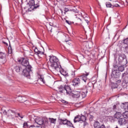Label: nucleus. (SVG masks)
<instances>
[{"mask_svg":"<svg viewBox=\"0 0 128 128\" xmlns=\"http://www.w3.org/2000/svg\"><path fill=\"white\" fill-rule=\"evenodd\" d=\"M82 92L80 91H73L72 94H71V96L72 98H84L86 96V94H88V89L86 88V86H84L83 88H81Z\"/></svg>","mask_w":128,"mask_h":128,"instance_id":"obj_1","label":"nucleus"},{"mask_svg":"<svg viewBox=\"0 0 128 128\" xmlns=\"http://www.w3.org/2000/svg\"><path fill=\"white\" fill-rule=\"evenodd\" d=\"M118 60L119 62L122 64V65L123 66H119L118 68V70L122 72L124 70V66L128 64V60H126V56L124 54H122L119 56Z\"/></svg>","mask_w":128,"mask_h":128,"instance_id":"obj_2","label":"nucleus"},{"mask_svg":"<svg viewBox=\"0 0 128 128\" xmlns=\"http://www.w3.org/2000/svg\"><path fill=\"white\" fill-rule=\"evenodd\" d=\"M18 62L21 64H20L22 66V68L24 66L26 68H32V66L30 65V62H28V59L26 58H17Z\"/></svg>","mask_w":128,"mask_h":128,"instance_id":"obj_3","label":"nucleus"},{"mask_svg":"<svg viewBox=\"0 0 128 128\" xmlns=\"http://www.w3.org/2000/svg\"><path fill=\"white\" fill-rule=\"evenodd\" d=\"M35 122L36 124H37L42 126H48V120L40 117H37L36 118Z\"/></svg>","mask_w":128,"mask_h":128,"instance_id":"obj_4","label":"nucleus"},{"mask_svg":"<svg viewBox=\"0 0 128 128\" xmlns=\"http://www.w3.org/2000/svg\"><path fill=\"white\" fill-rule=\"evenodd\" d=\"M12 67L16 72H20L24 70V67L20 64L18 63V62H14L13 63Z\"/></svg>","mask_w":128,"mask_h":128,"instance_id":"obj_5","label":"nucleus"},{"mask_svg":"<svg viewBox=\"0 0 128 128\" xmlns=\"http://www.w3.org/2000/svg\"><path fill=\"white\" fill-rule=\"evenodd\" d=\"M34 0H30L28 2L26 6L24 7L26 12H32V10H34Z\"/></svg>","mask_w":128,"mask_h":128,"instance_id":"obj_6","label":"nucleus"},{"mask_svg":"<svg viewBox=\"0 0 128 128\" xmlns=\"http://www.w3.org/2000/svg\"><path fill=\"white\" fill-rule=\"evenodd\" d=\"M30 72H32V68L29 66V68H26L25 69L23 68L22 74L24 76L28 78H30Z\"/></svg>","mask_w":128,"mask_h":128,"instance_id":"obj_7","label":"nucleus"},{"mask_svg":"<svg viewBox=\"0 0 128 128\" xmlns=\"http://www.w3.org/2000/svg\"><path fill=\"white\" fill-rule=\"evenodd\" d=\"M86 117L84 116H77L74 118V122H86Z\"/></svg>","mask_w":128,"mask_h":128,"instance_id":"obj_8","label":"nucleus"},{"mask_svg":"<svg viewBox=\"0 0 128 128\" xmlns=\"http://www.w3.org/2000/svg\"><path fill=\"white\" fill-rule=\"evenodd\" d=\"M50 66L53 70H54L58 71L62 68V66L60 65V62H55L54 63H52V64H50Z\"/></svg>","mask_w":128,"mask_h":128,"instance_id":"obj_9","label":"nucleus"},{"mask_svg":"<svg viewBox=\"0 0 128 128\" xmlns=\"http://www.w3.org/2000/svg\"><path fill=\"white\" fill-rule=\"evenodd\" d=\"M64 89H65V93L66 94H68V96H71L74 91H72V89L70 86H65Z\"/></svg>","mask_w":128,"mask_h":128,"instance_id":"obj_10","label":"nucleus"},{"mask_svg":"<svg viewBox=\"0 0 128 128\" xmlns=\"http://www.w3.org/2000/svg\"><path fill=\"white\" fill-rule=\"evenodd\" d=\"M111 76L115 80H118L120 78V73L116 72V70H114L112 71Z\"/></svg>","mask_w":128,"mask_h":128,"instance_id":"obj_11","label":"nucleus"},{"mask_svg":"<svg viewBox=\"0 0 128 128\" xmlns=\"http://www.w3.org/2000/svg\"><path fill=\"white\" fill-rule=\"evenodd\" d=\"M72 84L74 86H78L80 84V78H74L72 81Z\"/></svg>","mask_w":128,"mask_h":128,"instance_id":"obj_12","label":"nucleus"},{"mask_svg":"<svg viewBox=\"0 0 128 128\" xmlns=\"http://www.w3.org/2000/svg\"><path fill=\"white\" fill-rule=\"evenodd\" d=\"M8 116H11L12 118H18L16 116V112L12 110H8Z\"/></svg>","mask_w":128,"mask_h":128,"instance_id":"obj_13","label":"nucleus"},{"mask_svg":"<svg viewBox=\"0 0 128 128\" xmlns=\"http://www.w3.org/2000/svg\"><path fill=\"white\" fill-rule=\"evenodd\" d=\"M0 62L2 64H5L6 62V54L4 52H0Z\"/></svg>","mask_w":128,"mask_h":128,"instance_id":"obj_14","label":"nucleus"},{"mask_svg":"<svg viewBox=\"0 0 128 128\" xmlns=\"http://www.w3.org/2000/svg\"><path fill=\"white\" fill-rule=\"evenodd\" d=\"M50 56V64L54 62H58V59L56 58V56Z\"/></svg>","mask_w":128,"mask_h":128,"instance_id":"obj_15","label":"nucleus"},{"mask_svg":"<svg viewBox=\"0 0 128 128\" xmlns=\"http://www.w3.org/2000/svg\"><path fill=\"white\" fill-rule=\"evenodd\" d=\"M90 74L88 72L86 73V74H84L82 76H79V78L84 80V82H86V80H88V76Z\"/></svg>","mask_w":128,"mask_h":128,"instance_id":"obj_16","label":"nucleus"},{"mask_svg":"<svg viewBox=\"0 0 128 128\" xmlns=\"http://www.w3.org/2000/svg\"><path fill=\"white\" fill-rule=\"evenodd\" d=\"M122 116V111L116 112L114 115V118H117V120H120Z\"/></svg>","mask_w":128,"mask_h":128,"instance_id":"obj_17","label":"nucleus"},{"mask_svg":"<svg viewBox=\"0 0 128 128\" xmlns=\"http://www.w3.org/2000/svg\"><path fill=\"white\" fill-rule=\"evenodd\" d=\"M94 128H106V126L102 124L100 126V124L98 122H96L94 124Z\"/></svg>","mask_w":128,"mask_h":128,"instance_id":"obj_18","label":"nucleus"},{"mask_svg":"<svg viewBox=\"0 0 128 128\" xmlns=\"http://www.w3.org/2000/svg\"><path fill=\"white\" fill-rule=\"evenodd\" d=\"M114 112H120V104H116L113 106L112 108Z\"/></svg>","mask_w":128,"mask_h":128,"instance_id":"obj_19","label":"nucleus"},{"mask_svg":"<svg viewBox=\"0 0 128 128\" xmlns=\"http://www.w3.org/2000/svg\"><path fill=\"white\" fill-rule=\"evenodd\" d=\"M58 122L60 124H68V120L66 119H61V118H59L58 119Z\"/></svg>","mask_w":128,"mask_h":128,"instance_id":"obj_20","label":"nucleus"},{"mask_svg":"<svg viewBox=\"0 0 128 128\" xmlns=\"http://www.w3.org/2000/svg\"><path fill=\"white\" fill-rule=\"evenodd\" d=\"M118 122L120 124H126V122H128V120H126V119L124 118H120L118 120Z\"/></svg>","mask_w":128,"mask_h":128,"instance_id":"obj_21","label":"nucleus"},{"mask_svg":"<svg viewBox=\"0 0 128 128\" xmlns=\"http://www.w3.org/2000/svg\"><path fill=\"white\" fill-rule=\"evenodd\" d=\"M39 6H40V1L36 0V1H34V10L38 8Z\"/></svg>","mask_w":128,"mask_h":128,"instance_id":"obj_22","label":"nucleus"},{"mask_svg":"<svg viewBox=\"0 0 128 128\" xmlns=\"http://www.w3.org/2000/svg\"><path fill=\"white\" fill-rule=\"evenodd\" d=\"M65 89H64V86H61L58 88V90L60 92H62L64 94H65Z\"/></svg>","mask_w":128,"mask_h":128,"instance_id":"obj_23","label":"nucleus"},{"mask_svg":"<svg viewBox=\"0 0 128 128\" xmlns=\"http://www.w3.org/2000/svg\"><path fill=\"white\" fill-rule=\"evenodd\" d=\"M34 52L38 54H44V52H42V51L38 50V48H35L34 50Z\"/></svg>","mask_w":128,"mask_h":128,"instance_id":"obj_24","label":"nucleus"},{"mask_svg":"<svg viewBox=\"0 0 128 128\" xmlns=\"http://www.w3.org/2000/svg\"><path fill=\"white\" fill-rule=\"evenodd\" d=\"M18 100L20 102H26V98L22 97V96H20L18 97Z\"/></svg>","mask_w":128,"mask_h":128,"instance_id":"obj_25","label":"nucleus"},{"mask_svg":"<svg viewBox=\"0 0 128 128\" xmlns=\"http://www.w3.org/2000/svg\"><path fill=\"white\" fill-rule=\"evenodd\" d=\"M40 80L43 84H46V81L44 80V77L43 75H40Z\"/></svg>","mask_w":128,"mask_h":128,"instance_id":"obj_26","label":"nucleus"},{"mask_svg":"<svg viewBox=\"0 0 128 128\" xmlns=\"http://www.w3.org/2000/svg\"><path fill=\"white\" fill-rule=\"evenodd\" d=\"M122 116L124 118H128V112L126 111L122 114Z\"/></svg>","mask_w":128,"mask_h":128,"instance_id":"obj_27","label":"nucleus"},{"mask_svg":"<svg viewBox=\"0 0 128 128\" xmlns=\"http://www.w3.org/2000/svg\"><path fill=\"white\" fill-rule=\"evenodd\" d=\"M65 42H66V44H68L69 46H70V44H72V40H65Z\"/></svg>","mask_w":128,"mask_h":128,"instance_id":"obj_28","label":"nucleus"},{"mask_svg":"<svg viewBox=\"0 0 128 128\" xmlns=\"http://www.w3.org/2000/svg\"><path fill=\"white\" fill-rule=\"evenodd\" d=\"M114 68L112 69V70H116L117 72L118 70V66L116 65V64H113Z\"/></svg>","mask_w":128,"mask_h":128,"instance_id":"obj_29","label":"nucleus"},{"mask_svg":"<svg viewBox=\"0 0 128 128\" xmlns=\"http://www.w3.org/2000/svg\"><path fill=\"white\" fill-rule=\"evenodd\" d=\"M66 126H70V128H74V125L69 120L67 121V124Z\"/></svg>","mask_w":128,"mask_h":128,"instance_id":"obj_30","label":"nucleus"},{"mask_svg":"<svg viewBox=\"0 0 128 128\" xmlns=\"http://www.w3.org/2000/svg\"><path fill=\"white\" fill-rule=\"evenodd\" d=\"M123 106H124V110H128V102L124 104Z\"/></svg>","mask_w":128,"mask_h":128,"instance_id":"obj_31","label":"nucleus"},{"mask_svg":"<svg viewBox=\"0 0 128 128\" xmlns=\"http://www.w3.org/2000/svg\"><path fill=\"white\" fill-rule=\"evenodd\" d=\"M59 71L62 74L63 76H66V74H68V73H66V72H64V70H62L61 71V70L60 69V70H59Z\"/></svg>","mask_w":128,"mask_h":128,"instance_id":"obj_32","label":"nucleus"},{"mask_svg":"<svg viewBox=\"0 0 128 128\" xmlns=\"http://www.w3.org/2000/svg\"><path fill=\"white\" fill-rule=\"evenodd\" d=\"M56 119H54V118H50V122H51V124H56Z\"/></svg>","mask_w":128,"mask_h":128,"instance_id":"obj_33","label":"nucleus"},{"mask_svg":"<svg viewBox=\"0 0 128 128\" xmlns=\"http://www.w3.org/2000/svg\"><path fill=\"white\" fill-rule=\"evenodd\" d=\"M24 128H28V122H24L23 124Z\"/></svg>","mask_w":128,"mask_h":128,"instance_id":"obj_34","label":"nucleus"},{"mask_svg":"<svg viewBox=\"0 0 128 128\" xmlns=\"http://www.w3.org/2000/svg\"><path fill=\"white\" fill-rule=\"evenodd\" d=\"M106 8H112V4L110 2H106Z\"/></svg>","mask_w":128,"mask_h":128,"instance_id":"obj_35","label":"nucleus"},{"mask_svg":"<svg viewBox=\"0 0 128 128\" xmlns=\"http://www.w3.org/2000/svg\"><path fill=\"white\" fill-rule=\"evenodd\" d=\"M16 115L18 116V118L19 116L20 118H24V116L22 115H20V113H16Z\"/></svg>","mask_w":128,"mask_h":128,"instance_id":"obj_36","label":"nucleus"},{"mask_svg":"<svg viewBox=\"0 0 128 128\" xmlns=\"http://www.w3.org/2000/svg\"><path fill=\"white\" fill-rule=\"evenodd\" d=\"M8 54H12V48H8Z\"/></svg>","mask_w":128,"mask_h":128,"instance_id":"obj_37","label":"nucleus"},{"mask_svg":"<svg viewBox=\"0 0 128 128\" xmlns=\"http://www.w3.org/2000/svg\"><path fill=\"white\" fill-rule=\"evenodd\" d=\"M70 76H71L72 78H74V76H76V72H74V71H73L72 72Z\"/></svg>","mask_w":128,"mask_h":128,"instance_id":"obj_38","label":"nucleus"},{"mask_svg":"<svg viewBox=\"0 0 128 128\" xmlns=\"http://www.w3.org/2000/svg\"><path fill=\"white\" fill-rule=\"evenodd\" d=\"M70 10L69 8H64V12H64V14H66V12H70Z\"/></svg>","mask_w":128,"mask_h":128,"instance_id":"obj_39","label":"nucleus"},{"mask_svg":"<svg viewBox=\"0 0 128 128\" xmlns=\"http://www.w3.org/2000/svg\"><path fill=\"white\" fill-rule=\"evenodd\" d=\"M115 80L117 84H120L122 82V80H120L116 79Z\"/></svg>","mask_w":128,"mask_h":128,"instance_id":"obj_40","label":"nucleus"},{"mask_svg":"<svg viewBox=\"0 0 128 128\" xmlns=\"http://www.w3.org/2000/svg\"><path fill=\"white\" fill-rule=\"evenodd\" d=\"M3 114H4V116H8V112H6V110H4V111L2 112Z\"/></svg>","mask_w":128,"mask_h":128,"instance_id":"obj_41","label":"nucleus"},{"mask_svg":"<svg viewBox=\"0 0 128 128\" xmlns=\"http://www.w3.org/2000/svg\"><path fill=\"white\" fill-rule=\"evenodd\" d=\"M70 12H78V10H76V9L70 10Z\"/></svg>","mask_w":128,"mask_h":128,"instance_id":"obj_42","label":"nucleus"},{"mask_svg":"<svg viewBox=\"0 0 128 128\" xmlns=\"http://www.w3.org/2000/svg\"><path fill=\"white\" fill-rule=\"evenodd\" d=\"M112 6L113 7V8H118V6H120V5H118V4H114V5H112Z\"/></svg>","mask_w":128,"mask_h":128,"instance_id":"obj_43","label":"nucleus"},{"mask_svg":"<svg viewBox=\"0 0 128 128\" xmlns=\"http://www.w3.org/2000/svg\"><path fill=\"white\" fill-rule=\"evenodd\" d=\"M66 24H72V22L70 21H68V20H66Z\"/></svg>","mask_w":128,"mask_h":128,"instance_id":"obj_44","label":"nucleus"},{"mask_svg":"<svg viewBox=\"0 0 128 128\" xmlns=\"http://www.w3.org/2000/svg\"><path fill=\"white\" fill-rule=\"evenodd\" d=\"M126 76V73H123V74H122V78H124V76Z\"/></svg>","mask_w":128,"mask_h":128,"instance_id":"obj_45","label":"nucleus"},{"mask_svg":"<svg viewBox=\"0 0 128 128\" xmlns=\"http://www.w3.org/2000/svg\"><path fill=\"white\" fill-rule=\"evenodd\" d=\"M31 128H40V126L32 125Z\"/></svg>","mask_w":128,"mask_h":128,"instance_id":"obj_46","label":"nucleus"},{"mask_svg":"<svg viewBox=\"0 0 128 128\" xmlns=\"http://www.w3.org/2000/svg\"><path fill=\"white\" fill-rule=\"evenodd\" d=\"M84 122V126H88V122H86L84 121V122Z\"/></svg>","mask_w":128,"mask_h":128,"instance_id":"obj_47","label":"nucleus"},{"mask_svg":"<svg viewBox=\"0 0 128 128\" xmlns=\"http://www.w3.org/2000/svg\"><path fill=\"white\" fill-rule=\"evenodd\" d=\"M115 84L116 86H112V88H118V84Z\"/></svg>","mask_w":128,"mask_h":128,"instance_id":"obj_48","label":"nucleus"},{"mask_svg":"<svg viewBox=\"0 0 128 128\" xmlns=\"http://www.w3.org/2000/svg\"><path fill=\"white\" fill-rule=\"evenodd\" d=\"M62 102L63 104H68V102H66V100H63L62 101Z\"/></svg>","mask_w":128,"mask_h":128,"instance_id":"obj_49","label":"nucleus"},{"mask_svg":"<svg viewBox=\"0 0 128 128\" xmlns=\"http://www.w3.org/2000/svg\"><path fill=\"white\" fill-rule=\"evenodd\" d=\"M3 44H6V46H8V43H6V42H3Z\"/></svg>","mask_w":128,"mask_h":128,"instance_id":"obj_50","label":"nucleus"},{"mask_svg":"<svg viewBox=\"0 0 128 128\" xmlns=\"http://www.w3.org/2000/svg\"><path fill=\"white\" fill-rule=\"evenodd\" d=\"M90 120H92V118H94V116L90 115Z\"/></svg>","mask_w":128,"mask_h":128,"instance_id":"obj_51","label":"nucleus"},{"mask_svg":"<svg viewBox=\"0 0 128 128\" xmlns=\"http://www.w3.org/2000/svg\"><path fill=\"white\" fill-rule=\"evenodd\" d=\"M62 38H66V36H64V35H63V36H62Z\"/></svg>","mask_w":128,"mask_h":128,"instance_id":"obj_52","label":"nucleus"},{"mask_svg":"<svg viewBox=\"0 0 128 128\" xmlns=\"http://www.w3.org/2000/svg\"><path fill=\"white\" fill-rule=\"evenodd\" d=\"M77 24L78 26H82V25L81 24Z\"/></svg>","mask_w":128,"mask_h":128,"instance_id":"obj_53","label":"nucleus"},{"mask_svg":"<svg viewBox=\"0 0 128 128\" xmlns=\"http://www.w3.org/2000/svg\"><path fill=\"white\" fill-rule=\"evenodd\" d=\"M86 20V22L88 24V20Z\"/></svg>","mask_w":128,"mask_h":128,"instance_id":"obj_54","label":"nucleus"},{"mask_svg":"<svg viewBox=\"0 0 128 128\" xmlns=\"http://www.w3.org/2000/svg\"><path fill=\"white\" fill-rule=\"evenodd\" d=\"M54 128H58V126H56V127H54Z\"/></svg>","mask_w":128,"mask_h":128,"instance_id":"obj_55","label":"nucleus"},{"mask_svg":"<svg viewBox=\"0 0 128 128\" xmlns=\"http://www.w3.org/2000/svg\"><path fill=\"white\" fill-rule=\"evenodd\" d=\"M108 0V2H112V0Z\"/></svg>","mask_w":128,"mask_h":128,"instance_id":"obj_56","label":"nucleus"},{"mask_svg":"<svg viewBox=\"0 0 128 128\" xmlns=\"http://www.w3.org/2000/svg\"><path fill=\"white\" fill-rule=\"evenodd\" d=\"M78 20H82V19H80V18H78Z\"/></svg>","mask_w":128,"mask_h":128,"instance_id":"obj_57","label":"nucleus"},{"mask_svg":"<svg viewBox=\"0 0 128 128\" xmlns=\"http://www.w3.org/2000/svg\"><path fill=\"white\" fill-rule=\"evenodd\" d=\"M78 120V118L76 119V120Z\"/></svg>","mask_w":128,"mask_h":128,"instance_id":"obj_58","label":"nucleus"},{"mask_svg":"<svg viewBox=\"0 0 128 128\" xmlns=\"http://www.w3.org/2000/svg\"><path fill=\"white\" fill-rule=\"evenodd\" d=\"M35 48H36V47H35Z\"/></svg>","mask_w":128,"mask_h":128,"instance_id":"obj_59","label":"nucleus"}]
</instances>
